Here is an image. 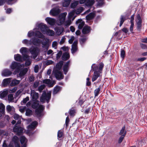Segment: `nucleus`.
<instances>
[{
	"instance_id": "1",
	"label": "nucleus",
	"mask_w": 147,
	"mask_h": 147,
	"mask_svg": "<svg viewBox=\"0 0 147 147\" xmlns=\"http://www.w3.org/2000/svg\"><path fill=\"white\" fill-rule=\"evenodd\" d=\"M32 100L34 102L32 105V107L34 108H38L35 111V115L37 117H40L42 115V111L44 109V106L42 105H39V102L37 100L39 97L38 93L35 92L34 90H31L30 94Z\"/></svg>"
},
{
	"instance_id": "2",
	"label": "nucleus",
	"mask_w": 147,
	"mask_h": 147,
	"mask_svg": "<svg viewBox=\"0 0 147 147\" xmlns=\"http://www.w3.org/2000/svg\"><path fill=\"white\" fill-rule=\"evenodd\" d=\"M74 11H71L69 13L68 15V20L65 22L67 13L64 12L61 13L59 16L58 20L56 21L57 24L59 26L64 24L65 26H69L71 23V19L74 16Z\"/></svg>"
},
{
	"instance_id": "3",
	"label": "nucleus",
	"mask_w": 147,
	"mask_h": 147,
	"mask_svg": "<svg viewBox=\"0 0 147 147\" xmlns=\"http://www.w3.org/2000/svg\"><path fill=\"white\" fill-rule=\"evenodd\" d=\"M94 65L95 64H93L91 66L92 70L94 71L92 79V82L95 81L100 76L104 66V64L102 62L100 63L98 66H94Z\"/></svg>"
},
{
	"instance_id": "4",
	"label": "nucleus",
	"mask_w": 147,
	"mask_h": 147,
	"mask_svg": "<svg viewBox=\"0 0 147 147\" xmlns=\"http://www.w3.org/2000/svg\"><path fill=\"white\" fill-rule=\"evenodd\" d=\"M63 64V61H60L56 65L55 67L53 69V73L56 78L58 80L62 79L64 78L63 74L61 70Z\"/></svg>"
},
{
	"instance_id": "5",
	"label": "nucleus",
	"mask_w": 147,
	"mask_h": 147,
	"mask_svg": "<svg viewBox=\"0 0 147 147\" xmlns=\"http://www.w3.org/2000/svg\"><path fill=\"white\" fill-rule=\"evenodd\" d=\"M38 27L40 29L42 32L44 34H46L50 36L54 35L55 34L54 31L48 29L46 24L41 23L38 25Z\"/></svg>"
},
{
	"instance_id": "6",
	"label": "nucleus",
	"mask_w": 147,
	"mask_h": 147,
	"mask_svg": "<svg viewBox=\"0 0 147 147\" xmlns=\"http://www.w3.org/2000/svg\"><path fill=\"white\" fill-rule=\"evenodd\" d=\"M51 92H49L47 93L44 92L40 97V100L41 102H44L46 100L48 103L51 98Z\"/></svg>"
},
{
	"instance_id": "7",
	"label": "nucleus",
	"mask_w": 147,
	"mask_h": 147,
	"mask_svg": "<svg viewBox=\"0 0 147 147\" xmlns=\"http://www.w3.org/2000/svg\"><path fill=\"white\" fill-rule=\"evenodd\" d=\"M19 124L16 123L13 128V131L16 133L18 135H20L23 131L24 129L21 127L19 125Z\"/></svg>"
},
{
	"instance_id": "8",
	"label": "nucleus",
	"mask_w": 147,
	"mask_h": 147,
	"mask_svg": "<svg viewBox=\"0 0 147 147\" xmlns=\"http://www.w3.org/2000/svg\"><path fill=\"white\" fill-rule=\"evenodd\" d=\"M136 21L137 24V29L140 31L142 26V20L139 14L137 16Z\"/></svg>"
},
{
	"instance_id": "9",
	"label": "nucleus",
	"mask_w": 147,
	"mask_h": 147,
	"mask_svg": "<svg viewBox=\"0 0 147 147\" xmlns=\"http://www.w3.org/2000/svg\"><path fill=\"white\" fill-rule=\"evenodd\" d=\"M30 52L32 54L33 58L35 59L38 55L39 50L37 47L34 48L32 49H30Z\"/></svg>"
},
{
	"instance_id": "10",
	"label": "nucleus",
	"mask_w": 147,
	"mask_h": 147,
	"mask_svg": "<svg viewBox=\"0 0 147 147\" xmlns=\"http://www.w3.org/2000/svg\"><path fill=\"white\" fill-rule=\"evenodd\" d=\"M60 12V9L57 7L52 9L50 12V13L52 15L55 16L58 15Z\"/></svg>"
},
{
	"instance_id": "11",
	"label": "nucleus",
	"mask_w": 147,
	"mask_h": 147,
	"mask_svg": "<svg viewBox=\"0 0 147 147\" xmlns=\"http://www.w3.org/2000/svg\"><path fill=\"white\" fill-rule=\"evenodd\" d=\"M10 68L12 70L16 69V70H19L20 69V65L16 62L13 61L10 65Z\"/></svg>"
},
{
	"instance_id": "12",
	"label": "nucleus",
	"mask_w": 147,
	"mask_h": 147,
	"mask_svg": "<svg viewBox=\"0 0 147 147\" xmlns=\"http://www.w3.org/2000/svg\"><path fill=\"white\" fill-rule=\"evenodd\" d=\"M77 44L78 41L76 40L74 42L73 44L72 45L71 52L73 54H74L77 51Z\"/></svg>"
},
{
	"instance_id": "13",
	"label": "nucleus",
	"mask_w": 147,
	"mask_h": 147,
	"mask_svg": "<svg viewBox=\"0 0 147 147\" xmlns=\"http://www.w3.org/2000/svg\"><path fill=\"white\" fill-rule=\"evenodd\" d=\"M49 41V40L48 39L44 38L43 40V41L41 42L42 44V47L45 48L46 50H47L48 49Z\"/></svg>"
},
{
	"instance_id": "14",
	"label": "nucleus",
	"mask_w": 147,
	"mask_h": 147,
	"mask_svg": "<svg viewBox=\"0 0 147 147\" xmlns=\"http://www.w3.org/2000/svg\"><path fill=\"white\" fill-rule=\"evenodd\" d=\"M32 45H33L36 46H38L40 45L41 42V41L40 39L37 38H31Z\"/></svg>"
},
{
	"instance_id": "15",
	"label": "nucleus",
	"mask_w": 147,
	"mask_h": 147,
	"mask_svg": "<svg viewBox=\"0 0 147 147\" xmlns=\"http://www.w3.org/2000/svg\"><path fill=\"white\" fill-rule=\"evenodd\" d=\"M42 82L43 83L47 84L50 87H53L55 84V81H53L52 82L49 79H45L43 80L42 81Z\"/></svg>"
},
{
	"instance_id": "16",
	"label": "nucleus",
	"mask_w": 147,
	"mask_h": 147,
	"mask_svg": "<svg viewBox=\"0 0 147 147\" xmlns=\"http://www.w3.org/2000/svg\"><path fill=\"white\" fill-rule=\"evenodd\" d=\"M12 72L8 69H4L2 72V75L4 76H8L12 74Z\"/></svg>"
},
{
	"instance_id": "17",
	"label": "nucleus",
	"mask_w": 147,
	"mask_h": 147,
	"mask_svg": "<svg viewBox=\"0 0 147 147\" xmlns=\"http://www.w3.org/2000/svg\"><path fill=\"white\" fill-rule=\"evenodd\" d=\"M45 20L48 24L51 25H54L56 22L55 19L49 17H47L46 18Z\"/></svg>"
},
{
	"instance_id": "18",
	"label": "nucleus",
	"mask_w": 147,
	"mask_h": 147,
	"mask_svg": "<svg viewBox=\"0 0 147 147\" xmlns=\"http://www.w3.org/2000/svg\"><path fill=\"white\" fill-rule=\"evenodd\" d=\"M12 141L14 142L15 145V147H20L19 143V139L17 136H15L13 137Z\"/></svg>"
},
{
	"instance_id": "19",
	"label": "nucleus",
	"mask_w": 147,
	"mask_h": 147,
	"mask_svg": "<svg viewBox=\"0 0 147 147\" xmlns=\"http://www.w3.org/2000/svg\"><path fill=\"white\" fill-rule=\"evenodd\" d=\"M38 123L36 121L32 122L30 125L28 126V129L29 130H32L34 129L37 126Z\"/></svg>"
},
{
	"instance_id": "20",
	"label": "nucleus",
	"mask_w": 147,
	"mask_h": 147,
	"mask_svg": "<svg viewBox=\"0 0 147 147\" xmlns=\"http://www.w3.org/2000/svg\"><path fill=\"white\" fill-rule=\"evenodd\" d=\"M70 61L67 62L64 65L63 67V71L64 74H66L69 69V66Z\"/></svg>"
},
{
	"instance_id": "21",
	"label": "nucleus",
	"mask_w": 147,
	"mask_h": 147,
	"mask_svg": "<svg viewBox=\"0 0 147 147\" xmlns=\"http://www.w3.org/2000/svg\"><path fill=\"white\" fill-rule=\"evenodd\" d=\"M20 141L22 144V147H26L27 140L26 138L24 136H22L20 137Z\"/></svg>"
},
{
	"instance_id": "22",
	"label": "nucleus",
	"mask_w": 147,
	"mask_h": 147,
	"mask_svg": "<svg viewBox=\"0 0 147 147\" xmlns=\"http://www.w3.org/2000/svg\"><path fill=\"white\" fill-rule=\"evenodd\" d=\"M11 79L10 78L4 79L2 83V86L4 87L7 86L10 83Z\"/></svg>"
},
{
	"instance_id": "23",
	"label": "nucleus",
	"mask_w": 147,
	"mask_h": 147,
	"mask_svg": "<svg viewBox=\"0 0 147 147\" xmlns=\"http://www.w3.org/2000/svg\"><path fill=\"white\" fill-rule=\"evenodd\" d=\"M76 23L78 25V28L81 29L84 26V22L82 20L78 19L76 21Z\"/></svg>"
},
{
	"instance_id": "24",
	"label": "nucleus",
	"mask_w": 147,
	"mask_h": 147,
	"mask_svg": "<svg viewBox=\"0 0 147 147\" xmlns=\"http://www.w3.org/2000/svg\"><path fill=\"white\" fill-rule=\"evenodd\" d=\"M28 56L27 55H25L23 56V58L24 60L27 59L25 63V65L26 66H28L30 65L31 62L28 59Z\"/></svg>"
},
{
	"instance_id": "25",
	"label": "nucleus",
	"mask_w": 147,
	"mask_h": 147,
	"mask_svg": "<svg viewBox=\"0 0 147 147\" xmlns=\"http://www.w3.org/2000/svg\"><path fill=\"white\" fill-rule=\"evenodd\" d=\"M55 30L56 34L59 36L63 32L64 30V29L62 27H58L56 28Z\"/></svg>"
},
{
	"instance_id": "26",
	"label": "nucleus",
	"mask_w": 147,
	"mask_h": 147,
	"mask_svg": "<svg viewBox=\"0 0 147 147\" xmlns=\"http://www.w3.org/2000/svg\"><path fill=\"white\" fill-rule=\"evenodd\" d=\"M8 94V90L6 89H4L2 92H0V97L3 98L5 97Z\"/></svg>"
},
{
	"instance_id": "27",
	"label": "nucleus",
	"mask_w": 147,
	"mask_h": 147,
	"mask_svg": "<svg viewBox=\"0 0 147 147\" xmlns=\"http://www.w3.org/2000/svg\"><path fill=\"white\" fill-rule=\"evenodd\" d=\"M13 117L15 120H18V121L17 123V124H20L21 123V116L17 114H15L13 115Z\"/></svg>"
},
{
	"instance_id": "28",
	"label": "nucleus",
	"mask_w": 147,
	"mask_h": 147,
	"mask_svg": "<svg viewBox=\"0 0 147 147\" xmlns=\"http://www.w3.org/2000/svg\"><path fill=\"white\" fill-rule=\"evenodd\" d=\"M90 28L88 26H85L83 29L82 32L84 34L89 33L90 31Z\"/></svg>"
},
{
	"instance_id": "29",
	"label": "nucleus",
	"mask_w": 147,
	"mask_h": 147,
	"mask_svg": "<svg viewBox=\"0 0 147 147\" xmlns=\"http://www.w3.org/2000/svg\"><path fill=\"white\" fill-rule=\"evenodd\" d=\"M69 55L67 52H66L63 53L62 57V59L64 61L68 60L69 58Z\"/></svg>"
},
{
	"instance_id": "30",
	"label": "nucleus",
	"mask_w": 147,
	"mask_h": 147,
	"mask_svg": "<svg viewBox=\"0 0 147 147\" xmlns=\"http://www.w3.org/2000/svg\"><path fill=\"white\" fill-rule=\"evenodd\" d=\"M34 36L38 38H44V36L39 31H36L34 32Z\"/></svg>"
},
{
	"instance_id": "31",
	"label": "nucleus",
	"mask_w": 147,
	"mask_h": 147,
	"mask_svg": "<svg viewBox=\"0 0 147 147\" xmlns=\"http://www.w3.org/2000/svg\"><path fill=\"white\" fill-rule=\"evenodd\" d=\"M14 59L15 60L18 61H22V56L19 54L15 55L14 56Z\"/></svg>"
},
{
	"instance_id": "32",
	"label": "nucleus",
	"mask_w": 147,
	"mask_h": 147,
	"mask_svg": "<svg viewBox=\"0 0 147 147\" xmlns=\"http://www.w3.org/2000/svg\"><path fill=\"white\" fill-rule=\"evenodd\" d=\"M94 0H87L85 3V5L87 6H91L94 3Z\"/></svg>"
},
{
	"instance_id": "33",
	"label": "nucleus",
	"mask_w": 147,
	"mask_h": 147,
	"mask_svg": "<svg viewBox=\"0 0 147 147\" xmlns=\"http://www.w3.org/2000/svg\"><path fill=\"white\" fill-rule=\"evenodd\" d=\"M84 10L83 7H80L78 8L76 10H73L72 11H74V13H75L76 14H78L81 13Z\"/></svg>"
},
{
	"instance_id": "34",
	"label": "nucleus",
	"mask_w": 147,
	"mask_h": 147,
	"mask_svg": "<svg viewBox=\"0 0 147 147\" xmlns=\"http://www.w3.org/2000/svg\"><path fill=\"white\" fill-rule=\"evenodd\" d=\"M31 40V39L29 40L26 39H25L22 40V42L23 44H25L27 46L30 45H32Z\"/></svg>"
},
{
	"instance_id": "35",
	"label": "nucleus",
	"mask_w": 147,
	"mask_h": 147,
	"mask_svg": "<svg viewBox=\"0 0 147 147\" xmlns=\"http://www.w3.org/2000/svg\"><path fill=\"white\" fill-rule=\"evenodd\" d=\"M27 51L28 49L25 47H22L20 50V52L23 56L25 55V54L27 53Z\"/></svg>"
},
{
	"instance_id": "36",
	"label": "nucleus",
	"mask_w": 147,
	"mask_h": 147,
	"mask_svg": "<svg viewBox=\"0 0 147 147\" xmlns=\"http://www.w3.org/2000/svg\"><path fill=\"white\" fill-rule=\"evenodd\" d=\"M94 17V13H91L86 16V19L87 20H90L93 19Z\"/></svg>"
},
{
	"instance_id": "37",
	"label": "nucleus",
	"mask_w": 147,
	"mask_h": 147,
	"mask_svg": "<svg viewBox=\"0 0 147 147\" xmlns=\"http://www.w3.org/2000/svg\"><path fill=\"white\" fill-rule=\"evenodd\" d=\"M6 109L7 111L10 113L11 112H14L15 111V109L12 106L8 105L6 107Z\"/></svg>"
},
{
	"instance_id": "38",
	"label": "nucleus",
	"mask_w": 147,
	"mask_h": 147,
	"mask_svg": "<svg viewBox=\"0 0 147 147\" xmlns=\"http://www.w3.org/2000/svg\"><path fill=\"white\" fill-rule=\"evenodd\" d=\"M71 0H64L63 2V7H67L69 5Z\"/></svg>"
},
{
	"instance_id": "39",
	"label": "nucleus",
	"mask_w": 147,
	"mask_h": 147,
	"mask_svg": "<svg viewBox=\"0 0 147 147\" xmlns=\"http://www.w3.org/2000/svg\"><path fill=\"white\" fill-rule=\"evenodd\" d=\"M20 82V80L14 79L11 81L10 85L11 86H15L18 84Z\"/></svg>"
},
{
	"instance_id": "40",
	"label": "nucleus",
	"mask_w": 147,
	"mask_h": 147,
	"mask_svg": "<svg viewBox=\"0 0 147 147\" xmlns=\"http://www.w3.org/2000/svg\"><path fill=\"white\" fill-rule=\"evenodd\" d=\"M28 69L27 68H24L23 70L21 71L19 74V76L20 77H22L27 72Z\"/></svg>"
},
{
	"instance_id": "41",
	"label": "nucleus",
	"mask_w": 147,
	"mask_h": 147,
	"mask_svg": "<svg viewBox=\"0 0 147 147\" xmlns=\"http://www.w3.org/2000/svg\"><path fill=\"white\" fill-rule=\"evenodd\" d=\"M5 106L2 103H0V112L2 114H4L5 112Z\"/></svg>"
},
{
	"instance_id": "42",
	"label": "nucleus",
	"mask_w": 147,
	"mask_h": 147,
	"mask_svg": "<svg viewBox=\"0 0 147 147\" xmlns=\"http://www.w3.org/2000/svg\"><path fill=\"white\" fill-rule=\"evenodd\" d=\"M125 127L123 126L121 130L120 133L119 135L121 136H123L124 137L126 134V131H125Z\"/></svg>"
},
{
	"instance_id": "43",
	"label": "nucleus",
	"mask_w": 147,
	"mask_h": 147,
	"mask_svg": "<svg viewBox=\"0 0 147 147\" xmlns=\"http://www.w3.org/2000/svg\"><path fill=\"white\" fill-rule=\"evenodd\" d=\"M60 90V87L58 86H57L55 87L54 89L53 94H56L58 92H59Z\"/></svg>"
},
{
	"instance_id": "44",
	"label": "nucleus",
	"mask_w": 147,
	"mask_h": 147,
	"mask_svg": "<svg viewBox=\"0 0 147 147\" xmlns=\"http://www.w3.org/2000/svg\"><path fill=\"white\" fill-rule=\"evenodd\" d=\"M100 91V88H96L94 91L95 97L97 96L99 93Z\"/></svg>"
},
{
	"instance_id": "45",
	"label": "nucleus",
	"mask_w": 147,
	"mask_h": 147,
	"mask_svg": "<svg viewBox=\"0 0 147 147\" xmlns=\"http://www.w3.org/2000/svg\"><path fill=\"white\" fill-rule=\"evenodd\" d=\"M78 3L79 1H75L71 4V8H74L78 5Z\"/></svg>"
},
{
	"instance_id": "46",
	"label": "nucleus",
	"mask_w": 147,
	"mask_h": 147,
	"mask_svg": "<svg viewBox=\"0 0 147 147\" xmlns=\"http://www.w3.org/2000/svg\"><path fill=\"white\" fill-rule=\"evenodd\" d=\"M125 20V17L123 16H121L120 18V22L119 26L121 27Z\"/></svg>"
},
{
	"instance_id": "47",
	"label": "nucleus",
	"mask_w": 147,
	"mask_h": 147,
	"mask_svg": "<svg viewBox=\"0 0 147 147\" xmlns=\"http://www.w3.org/2000/svg\"><path fill=\"white\" fill-rule=\"evenodd\" d=\"M29 100V98L28 97H27L23 99L22 101L21 102V103L22 105L26 103V102Z\"/></svg>"
},
{
	"instance_id": "48",
	"label": "nucleus",
	"mask_w": 147,
	"mask_h": 147,
	"mask_svg": "<svg viewBox=\"0 0 147 147\" xmlns=\"http://www.w3.org/2000/svg\"><path fill=\"white\" fill-rule=\"evenodd\" d=\"M58 43L57 41H53L52 44V47L54 48L55 49H57V48Z\"/></svg>"
},
{
	"instance_id": "49",
	"label": "nucleus",
	"mask_w": 147,
	"mask_h": 147,
	"mask_svg": "<svg viewBox=\"0 0 147 147\" xmlns=\"http://www.w3.org/2000/svg\"><path fill=\"white\" fill-rule=\"evenodd\" d=\"M34 35V32L32 31H29L28 34V36L29 37H31Z\"/></svg>"
},
{
	"instance_id": "50",
	"label": "nucleus",
	"mask_w": 147,
	"mask_h": 147,
	"mask_svg": "<svg viewBox=\"0 0 147 147\" xmlns=\"http://www.w3.org/2000/svg\"><path fill=\"white\" fill-rule=\"evenodd\" d=\"M32 111L30 109H27L26 111V115L28 116H30L32 114Z\"/></svg>"
},
{
	"instance_id": "51",
	"label": "nucleus",
	"mask_w": 147,
	"mask_h": 147,
	"mask_svg": "<svg viewBox=\"0 0 147 147\" xmlns=\"http://www.w3.org/2000/svg\"><path fill=\"white\" fill-rule=\"evenodd\" d=\"M98 2V6H101L104 4V0H96Z\"/></svg>"
},
{
	"instance_id": "52",
	"label": "nucleus",
	"mask_w": 147,
	"mask_h": 147,
	"mask_svg": "<svg viewBox=\"0 0 147 147\" xmlns=\"http://www.w3.org/2000/svg\"><path fill=\"white\" fill-rule=\"evenodd\" d=\"M23 90V89H20L19 90H18L16 94V96L17 97H18L19 96Z\"/></svg>"
},
{
	"instance_id": "53",
	"label": "nucleus",
	"mask_w": 147,
	"mask_h": 147,
	"mask_svg": "<svg viewBox=\"0 0 147 147\" xmlns=\"http://www.w3.org/2000/svg\"><path fill=\"white\" fill-rule=\"evenodd\" d=\"M45 87L44 85H42L39 86L38 88V90L40 92H41L42 90L44 89Z\"/></svg>"
},
{
	"instance_id": "54",
	"label": "nucleus",
	"mask_w": 147,
	"mask_h": 147,
	"mask_svg": "<svg viewBox=\"0 0 147 147\" xmlns=\"http://www.w3.org/2000/svg\"><path fill=\"white\" fill-rule=\"evenodd\" d=\"M75 111L73 109H71L69 111V114L71 116H74L75 113Z\"/></svg>"
},
{
	"instance_id": "55",
	"label": "nucleus",
	"mask_w": 147,
	"mask_h": 147,
	"mask_svg": "<svg viewBox=\"0 0 147 147\" xmlns=\"http://www.w3.org/2000/svg\"><path fill=\"white\" fill-rule=\"evenodd\" d=\"M8 99L9 101H12L13 99V97L12 94H10L8 95Z\"/></svg>"
},
{
	"instance_id": "56",
	"label": "nucleus",
	"mask_w": 147,
	"mask_h": 147,
	"mask_svg": "<svg viewBox=\"0 0 147 147\" xmlns=\"http://www.w3.org/2000/svg\"><path fill=\"white\" fill-rule=\"evenodd\" d=\"M39 82L38 81H36L34 84L33 87L34 88H37L39 85Z\"/></svg>"
},
{
	"instance_id": "57",
	"label": "nucleus",
	"mask_w": 147,
	"mask_h": 147,
	"mask_svg": "<svg viewBox=\"0 0 147 147\" xmlns=\"http://www.w3.org/2000/svg\"><path fill=\"white\" fill-rule=\"evenodd\" d=\"M63 133L62 131L60 130L58 132V137L59 138H61L63 136Z\"/></svg>"
},
{
	"instance_id": "58",
	"label": "nucleus",
	"mask_w": 147,
	"mask_h": 147,
	"mask_svg": "<svg viewBox=\"0 0 147 147\" xmlns=\"http://www.w3.org/2000/svg\"><path fill=\"white\" fill-rule=\"evenodd\" d=\"M65 39L66 38L65 36L63 37L59 42V43L60 44H63L65 42Z\"/></svg>"
},
{
	"instance_id": "59",
	"label": "nucleus",
	"mask_w": 147,
	"mask_h": 147,
	"mask_svg": "<svg viewBox=\"0 0 147 147\" xmlns=\"http://www.w3.org/2000/svg\"><path fill=\"white\" fill-rule=\"evenodd\" d=\"M74 36H72L70 39L69 40V43L71 44H72L74 40Z\"/></svg>"
},
{
	"instance_id": "60",
	"label": "nucleus",
	"mask_w": 147,
	"mask_h": 147,
	"mask_svg": "<svg viewBox=\"0 0 147 147\" xmlns=\"http://www.w3.org/2000/svg\"><path fill=\"white\" fill-rule=\"evenodd\" d=\"M39 69V66L38 65H36L34 67V71L35 73L38 72Z\"/></svg>"
},
{
	"instance_id": "61",
	"label": "nucleus",
	"mask_w": 147,
	"mask_h": 147,
	"mask_svg": "<svg viewBox=\"0 0 147 147\" xmlns=\"http://www.w3.org/2000/svg\"><path fill=\"white\" fill-rule=\"evenodd\" d=\"M69 117H68V116H67L66 118V121H65V125H66V127H67V126L68 125V123L69 122Z\"/></svg>"
},
{
	"instance_id": "62",
	"label": "nucleus",
	"mask_w": 147,
	"mask_h": 147,
	"mask_svg": "<svg viewBox=\"0 0 147 147\" xmlns=\"http://www.w3.org/2000/svg\"><path fill=\"white\" fill-rule=\"evenodd\" d=\"M131 23V25L130 26V32H133V27L134 26V23Z\"/></svg>"
},
{
	"instance_id": "63",
	"label": "nucleus",
	"mask_w": 147,
	"mask_h": 147,
	"mask_svg": "<svg viewBox=\"0 0 147 147\" xmlns=\"http://www.w3.org/2000/svg\"><path fill=\"white\" fill-rule=\"evenodd\" d=\"M125 52L123 50H122L121 51V57L123 58V59L124 57H125Z\"/></svg>"
},
{
	"instance_id": "64",
	"label": "nucleus",
	"mask_w": 147,
	"mask_h": 147,
	"mask_svg": "<svg viewBox=\"0 0 147 147\" xmlns=\"http://www.w3.org/2000/svg\"><path fill=\"white\" fill-rule=\"evenodd\" d=\"M53 62L51 60H48L46 63V64L47 65H49L52 64L53 63Z\"/></svg>"
}]
</instances>
